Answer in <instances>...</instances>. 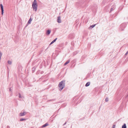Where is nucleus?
<instances>
[{
	"instance_id": "nucleus-13",
	"label": "nucleus",
	"mask_w": 128,
	"mask_h": 128,
	"mask_svg": "<svg viewBox=\"0 0 128 128\" xmlns=\"http://www.w3.org/2000/svg\"><path fill=\"white\" fill-rule=\"evenodd\" d=\"M70 62V60H68L64 64V65H65L68 64Z\"/></svg>"
},
{
	"instance_id": "nucleus-11",
	"label": "nucleus",
	"mask_w": 128,
	"mask_h": 128,
	"mask_svg": "<svg viewBox=\"0 0 128 128\" xmlns=\"http://www.w3.org/2000/svg\"><path fill=\"white\" fill-rule=\"evenodd\" d=\"M90 84V82H87L85 85V86L86 87L88 86H89Z\"/></svg>"
},
{
	"instance_id": "nucleus-24",
	"label": "nucleus",
	"mask_w": 128,
	"mask_h": 128,
	"mask_svg": "<svg viewBox=\"0 0 128 128\" xmlns=\"http://www.w3.org/2000/svg\"><path fill=\"white\" fill-rule=\"evenodd\" d=\"M55 100V99H52V100H49V101H53V100Z\"/></svg>"
},
{
	"instance_id": "nucleus-21",
	"label": "nucleus",
	"mask_w": 128,
	"mask_h": 128,
	"mask_svg": "<svg viewBox=\"0 0 128 128\" xmlns=\"http://www.w3.org/2000/svg\"><path fill=\"white\" fill-rule=\"evenodd\" d=\"M2 53L1 52H0V56H2Z\"/></svg>"
},
{
	"instance_id": "nucleus-1",
	"label": "nucleus",
	"mask_w": 128,
	"mask_h": 128,
	"mask_svg": "<svg viewBox=\"0 0 128 128\" xmlns=\"http://www.w3.org/2000/svg\"><path fill=\"white\" fill-rule=\"evenodd\" d=\"M65 85V81L62 80L61 82L59 84L58 87H59V90L61 91L64 88Z\"/></svg>"
},
{
	"instance_id": "nucleus-3",
	"label": "nucleus",
	"mask_w": 128,
	"mask_h": 128,
	"mask_svg": "<svg viewBox=\"0 0 128 128\" xmlns=\"http://www.w3.org/2000/svg\"><path fill=\"white\" fill-rule=\"evenodd\" d=\"M126 24L125 23L122 24L120 26V29L122 31H123L124 28L126 26Z\"/></svg>"
},
{
	"instance_id": "nucleus-7",
	"label": "nucleus",
	"mask_w": 128,
	"mask_h": 128,
	"mask_svg": "<svg viewBox=\"0 0 128 128\" xmlns=\"http://www.w3.org/2000/svg\"><path fill=\"white\" fill-rule=\"evenodd\" d=\"M51 32V31L50 30H48L46 31V34L47 35L49 34Z\"/></svg>"
},
{
	"instance_id": "nucleus-17",
	"label": "nucleus",
	"mask_w": 128,
	"mask_h": 128,
	"mask_svg": "<svg viewBox=\"0 0 128 128\" xmlns=\"http://www.w3.org/2000/svg\"><path fill=\"white\" fill-rule=\"evenodd\" d=\"M26 120V119L25 118H22L20 119V121H23L24 120Z\"/></svg>"
},
{
	"instance_id": "nucleus-5",
	"label": "nucleus",
	"mask_w": 128,
	"mask_h": 128,
	"mask_svg": "<svg viewBox=\"0 0 128 128\" xmlns=\"http://www.w3.org/2000/svg\"><path fill=\"white\" fill-rule=\"evenodd\" d=\"M27 113L26 112H21L20 114V116H25Z\"/></svg>"
},
{
	"instance_id": "nucleus-6",
	"label": "nucleus",
	"mask_w": 128,
	"mask_h": 128,
	"mask_svg": "<svg viewBox=\"0 0 128 128\" xmlns=\"http://www.w3.org/2000/svg\"><path fill=\"white\" fill-rule=\"evenodd\" d=\"M57 22L58 23L61 22V18L60 16H58L57 18Z\"/></svg>"
},
{
	"instance_id": "nucleus-27",
	"label": "nucleus",
	"mask_w": 128,
	"mask_h": 128,
	"mask_svg": "<svg viewBox=\"0 0 128 128\" xmlns=\"http://www.w3.org/2000/svg\"><path fill=\"white\" fill-rule=\"evenodd\" d=\"M66 122H65V123L63 124V125L64 126V125H65V124H66Z\"/></svg>"
},
{
	"instance_id": "nucleus-23",
	"label": "nucleus",
	"mask_w": 128,
	"mask_h": 128,
	"mask_svg": "<svg viewBox=\"0 0 128 128\" xmlns=\"http://www.w3.org/2000/svg\"><path fill=\"white\" fill-rule=\"evenodd\" d=\"M115 125H113L112 126V128H115Z\"/></svg>"
},
{
	"instance_id": "nucleus-28",
	"label": "nucleus",
	"mask_w": 128,
	"mask_h": 128,
	"mask_svg": "<svg viewBox=\"0 0 128 128\" xmlns=\"http://www.w3.org/2000/svg\"><path fill=\"white\" fill-rule=\"evenodd\" d=\"M1 57L2 56H0V60H1Z\"/></svg>"
},
{
	"instance_id": "nucleus-26",
	"label": "nucleus",
	"mask_w": 128,
	"mask_h": 128,
	"mask_svg": "<svg viewBox=\"0 0 128 128\" xmlns=\"http://www.w3.org/2000/svg\"><path fill=\"white\" fill-rule=\"evenodd\" d=\"M9 90L10 91H11V88H10L9 89Z\"/></svg>"
},
{
	"instance_id": "nucleus-8",
	"label": "nucleus",
	"mask_w": 128,
	"mask_h": 128,
	"mask_svg": "<svg viewBox=\"0 0 128 128\" xmlns=\"http://www.w3.org/2000/svg\"><path fill=\"white\" fill-rule=\"evenodd\" d=\"M57 39V38H56L54 39V40H53L50 43V45H51L54 42H56V40Z\"/></svg>"
},
{
	"instance_id": "nucleus-18",
	"label": "nucleus",
	"mask_w": 128,
	"mask_h": 128,
	"mask_svg": "<svg viewBox=\"0 0 128 128\" xmlns=\"http://www.w3.org/2000/svg\"><path fill=\"white\" fill-rule=\"evenodd\" d=\"M19 97L20 98H22L23 97V96H22L20 93H19Z\"/></svg>"
},
{
	"instance_id": "nucleus-19",
	"label": "nucleus",
	"mask_w": 128,
	"mask_h": 128,
	"mask_svg": "<svg viewBox=\"0 0 128 128\" xmlns=\"http://www.w3.org/2000/svg\"><path fill=\"white\" fill-rule=\"evenodd\" d=\"M95 26H96V24H93V25H92V26H90V27H91L92 28H93Z\"/></svg>"
},
{
	"instance_id": "nucleus-14",
	"label": "nucleus",
	"mask_w": 128,
	"mask_h": 128,
	"mask_svg": "<svg viewBox=\"0 0 128 128\" xmlns=\"http://www.w3.org/2000/svg\"><path fill=\"white\" fill-rule=\"evenodd\" d=\"M36 67L34 66L32 68V70L33 72H34L36 69Z\"/></svg>"
},
{
	"instance_id": "nucleus-16",
	"label": "nucleus",
	"mask_w": 128,
	"mask_h": 128,
	"mask_svg": "<svg viewBox=\"0 0 128 128\" xmlns=\"http://www.w3.org/2000/svg\"><path fill=\"white\" fill-rule=\"evenodd\" d=\"M32 19H31V18H30V19L29 20H28V23L30 24L31 22L32 21Z\"/></svg>"
},
{
	"instance_id": "nucleus-2",
	"label": "nucleus",
	"mask_w": 128,
	"mask_h": 128,
	"mask_svg": "<svg viewBox=\"0 0 128 128\" xmlns=\"http://www.w3.org/2000/svg\"><path fill=\"white\" fill-rule=\"evenodd\" d=\"M32 6L33 10L36 11L37 10L38 8L37 4L36 3V0H34L33 2Z\"/></svg>"
},
{
	"instance_id": "nucleus-12",
	"label": "nucleus",
	"mask_w": 128,
	"mask_h": 128,
	"mask_svg": "<svg viewBox=\"0 0 128 128\" xmlns=\"http://www.w3.org/2000/svg\"><path fill=\"white\" fill-rule=\"evenodd\" d=\"M126 124H124L122 126V128H126Z\"/></svg>"
},
{
	"instance_id": "nucleus-25",
	"label": "nucleus",
	"mask_w": 128,
	"mask_h": 128,
	"mask_svg": "<svg viewBox=\"0 0 128 128\" xmlns=\"http://www.w3.org/2000/svg\"><path fill=\"white\" fill-rule=\"evenodd\" d=\"M7 128H10V127L9 126H7Z\"/></svg>"
},
{
	"instance_id": "nucleus-20",
	"label": "nucleus",
	"mask_w": 128,
	"mask_h": 128,
	"mask_svg": "<svg viewBox=\"0 0 128 128\" xmlns=\"http://www.w3.org/2000/svg\"><path fill=\"white\" fill-rule=\"evenodd\" d=\"M105 101L106 102H107L108 101V98H106L105 99Z\"/></svg>"
},
{
	"instance_id": "nucleus-15",
	"label": "nucleus",
	"mask_w": 128,
	"mask_h": 128,
	"mask_svg": "<svg viewBox=\"0 0 128 128\" xmlns=\"http://www.w3.org/2000/svg\"><path fill=\"white\" fill-rule=\"evenodd\" d=\"M8 64H10V65L11 64H12V61L9 60H8Z\"/></svg>"
},
{
	"instance_id": "nucleus-22",
	"label": "nucleus",
	"mask_w": 128,
	"mask_h": 128,
	"mask_svg": "<svg viewBox=\"0 0 128 128\" xmlns=\"http://www.w3.org/2000/svg\"><path fill=\"white\" fill-rule=\"evenodd\" d=\"M128 54V50L127 51V52L125 54V55L126 56V55H127V54Z\"/></svg>"
},
{
	"instance_id": "nucleus-4",
	"label": "nucleus",
	"mask_w": 128,
	"mask_h": 128,
	"mask_svg": "<svg viewBox=\"0 0 128 128\" xmlns=\"http://www.w3.org/2000/svg\"><path fill=\"white\" fill-rule=\"evenodd\" d=\"M0 6L2 10V15H3L4 14V9L3 6L2 4H0Z\"/></svg>"
},
{
	"instance_id": "nucleus-10",
	"label": "nucleus",
	"mask_w": 128,
	"mask_h": 128,
	"mask_svg": "<svg viewBox=\"0 0 128 128\" xmlns=\"http://www.w3.org/2000/svg\"><path fill=\"white\" fill-rule=\"evenodd\" d=\"M48 123H46V124H44L42 125V128H44V127L46 126H48Z\"/></svg>"
},
{
	"instance_id": "nucleus-9",
	"label": "nucleus",
	"mask_w": 128,
	"mask_h": 128,
	"mask_svg": "<svg viewBox=\"0 0 128 128\" xmlns=\"http://www.w3.org/2000/svg\"><path fill=\"white\" fill-rule=\"evenodd\" d=\"M114 9H115V8H114V6H112V8H111L110 12H111V11L114 10Z\"/></svg>"
}]
</instances>
